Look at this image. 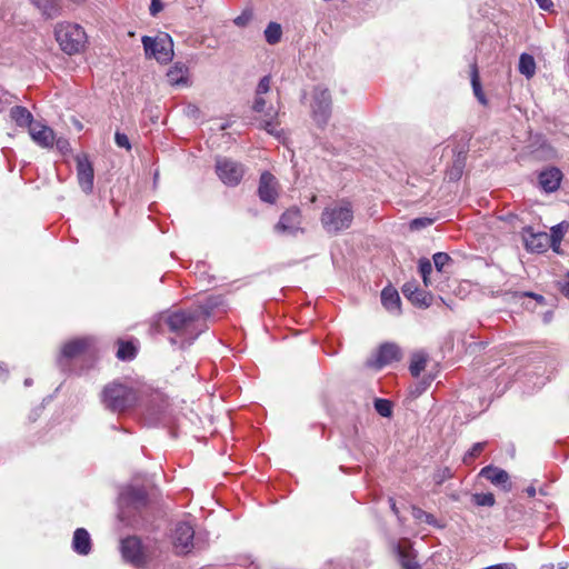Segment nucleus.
<instances>
[{"label":"nucleus","mask_w":569,"mask_h":569,"mask_svg":"<svg viewBox=\"0 0 569 569\" xmlns=\"http://www.w3.org/2000/svg\"><path fill=\"white\" fill-rule=\"evenodd\" d=\"M153 328L159 333H172L173 337L169 338L170 342L183 349L191 346L208 327L203 325L194 309H180L160 313Z\"/></svg>","instance_id":"1"},{"label":"nucleus","mask_w":569,"mask_h":569,"mask_svg":"<svg viewBox=\"0 0 569 569\" xmlns=\"http://www.w3.org/2000/svg\"><path fill=\"white\" fill-rule=\"evenodd\" d=\"M150 498L143 486L129 485L119 495V513L121 522L132 528L144 526L142 512L148 508Z\"/></svg>","instance_id":"2"},{"label":"nucleus","mask_w":569,"mask_h":569,"mask_svg":"<svg viewBox=\"0 0 569 569\" xmlns=\"http://www.w3.org/2000/svg\"><path fill=\"white\" fill-rule=\"evenodd\" d=\"M103 407L113 413H123L133 408L138 401L137 391L129 385L112 381L101 391Z\"/></svg>","instance_id":"3"},{"label":"nucleus","mask_w":569,"mask_h":569,"mask_svg":"<svg viewBox=\"0 0 569 569\" xmlns=\"http://www.w3.org/2000/svg\"><path fill=\"white\" fill-rule=\"evenodd\" d=\"M54 38L60 49L68 56L83 51L88 41L84 29L78 23L68 21L56 24Z\"/></svg>","instance_id":"4"},{"label":"nucleus","mask_w":569,"mask_h":569,"mask_svg":"<svg viewBox=\"0 0 569 569\" xmlns=\"http://www.w3.org/2000/svg\"><path fill=\"white\" fill-rule=\"evenodd\" d=\"M94 340L90 337H81L66 342L57 359V365L62 371L71 370L70 362L74 359L93 357L94 356Z\"/></svg>","instance_id":"5"},{"label":"nucleus","mask_w":569,"mask_h":569,"mask_svg":"<svg viewBox=\"0 0 569 569\" xmlns=\"http://www.w3.org/2000/svg\"><path fill=\"white\" fill-rule=\"evenodd\" d=\"M353 220V210L350 202L342 206L326 208L321 213V223L329 233H338L348 229Z\"/></svg>","instance_id":"6"},{"label":"nucleus","mask_w":569,"mask_h":569,"mask_svg":"<svg viewBox=\"0 0 569 569\" xmlns=\"http://www.w3.org/2000/svg\"><path fill=\"white\" fill-rule=\"evenodd\" d=\"M142 44L147 58H154L160 63H168L173 58V42L168 33L161 37L143 36Z\"/></svg>","instance_id":"7"},{"label":"nucleus","mask_w":569,"mask_h":569,"mask_svg":"<svg viewBox=\"0 0 569 569\" xmlns=\"http://www.w3.org/2000/svg\"><path fill=\"white\" fill-rule=\"evenodd\" d=\"M311 110L315 122L323 129L328 124L332 112V98L328 88L315 87Z\"/></svg>","instance_id":"8"},{"label":"nucleus","mask_w":569,"mask_h":569,"mask_svg":"<svg viewBox=\"0 0 569 569\" xmlns=\"http://www.w3.org/2000/svg\"><path fill=\"white\" fill-rule=\"evenodd\" d=\"M402 358L400 347L395 342H383L379 346L376 353L367 359L368 368L380 370L392 362H398Z\"/></svg>","instance_id":"9"},{"label":"nucleus","mask_w":569,"mask_h":569,"mask_svg":"<svg viewBox=\"0 0 569 569\" xmlns=\"http://www.w3.org/2000/svg\"><path fill=\"white\" fill-rule=\"evenodd\" d=\"M194 529L193 527L186 521L177 522L173 535H172V543L174 548V552L178 556H186L192 551L194 548Z\"/></svg>","instance_id":"10"},{"label":"nucleus","mask_w":569,"mask_h":569,"mask_svg":"<svg viewBox=\"0 0 569 569\" xmlns=\"http://www.w3.org/2000/svg\"><path fill=\"white\" fill-rule=\"evenodd\" d=\"M120 552L123 560L134 567H141L147 561L142 541L138 536H128L121 539Z\"/></svg>","instance_id":"11"},{"label":"nucleus","mask_w":569,"mask_h":569,"mask_svg":"<svg viewBox=\"0 0 569 569\" xmlns=\"http://www.w3.org/2000/svg\"><path fill=\"white\" fill-rule=\"evenodd\" d=\"M216 172L227 186H238L244 174L243 166L228 158L217 159Z\"/></svg>","instance_id":"12"},{"label":"nucleus","mask_w":569,"mask_h":569,"mask_svg":"<svg viewBox=\"0 0 569 569\" xmlns=\"http://www.w3.org/2000/svg\"><path fill=\"white\" fill-rule=\"evenodd\" d=\"M392 552L396 555L402 569H420L417 561L418 552L408 538H401L392 542Z\"/></svg>","instance_id":"13"},{"label":"nucleus","mask_w":569,"mask_h":569,"mask_svg":"<svg viewBox=\"0 0 569 569\" xmlns=\"http://www.w3.org/2000/svg\"><path fill=\"white\" fill-rule=\"evenodd\" d=\"M301 222V211L297 207H291L280 216L274 230L282 234L296 236L299 231L303 232Z\"/></svg>","instance_id":"14"},{"label":"nucleus","mask_w":569,"mask_h":569,"mask_svg":"<svg viewBox=\"0 0 569 569\" xmlns=\"http://www.w3.org/2000/svg\"><path fill=\"white\" fill-rule=\"evenodd\" d=\"M77 179L79 187L86 194L93 191L94 170L88 156L82 153L76 157Z\"/></svg>","instance_id":"15"},{"label":"nucleus","mask_w":569,"mask_h":569,"mask_svg":"<svg viewBox=\"0 0 569 569\" xmlns=\"http://www.w3.org/2000/svg\"><path fill=\"white\" fill-rule=\"evenodd\" d=\"M521 236L528 251L542 253L549 248V234L545 231L536 232L531 226H526L521 230Z\"/></svg>","instance_id":"16"},{"label":"nucleus","mask_w":569,"mask_h":569,"mask_svg":"<svg viewBox=\"0 0 569 569\" xmlns=\"http://www.w3.org/2000/svg\"><path fill=\"white\" fill-rule=\"evenodd\" d=\"M259 199L266 203H276L279 197V183L277 178L269 171H263L258 186Z\"/></svg>","instance_id":"17"},{"label":"nucleus","mask_w":569,"mask_h":569,"mask_svg":"<svg viewBox=\"0 0 569 569\" xmlns=\"http://www.w3.org/2000/svg\"><path fill=\"white\" fill-rule=\"evenodd\" d=\"M401 291L405 298L416 307L428 308L432 305L433 296L420 289L416 280L406 282Z\"/></svg>","instance_id":"18"},{"label":"nucleus","mask_w":569,"mask_h":569,"mask_svg":"<svg viewBox=\"0 0 569 569\" xmlns=\"http://www.w3.org/2000/svg\"><path fill=\"white\" fill-rule=\"evenodd\" d=\"M479 477L487 479L495 486H501L502 490L507 492L512 489L509 473L493 465L483 467L479 472Z\"/></svg>","instance_id":"19"},{"label":"nucleus","mask_w":569,"mask_h":569,"mask_svg":"<svg viewBox=\"0 0 569 569\" xmlns=\"http://www.w3.org/2000/svg\"><path fill=\"white\" fill-rule=\"evenodd\" d=\"M29 134L42 148H51L54 144V131L40 122H34L30 126Z\"/></svg>","instance_id":"20"},{"label":"nucleus","mask_w":569,"mask_h":569,"mask_svg":"<svg viewBox=\"0 0 569 569\" xmlns=\"http://www.w3.org/2000/svg\"><path fill=\"white\" fill-rule=\"evenodd\" d=\"M467 150H458L453 153L452 163L447 168L445 172V179L449 182H456L460 180L463 174V170L467 162Z\"/></svg>","instance_id":"21"},{"label":"nucleus","mask_w":569,"mask_h":569,"mask_svg":"<svg viewBox=\"0 0 569 569\" xmlns=\"http://www.w3.org/2000/svg\"><path fill=\"white\" fill-rule=\"evenodd\" d=\"M562 172L556 167H551L539 174V184L546 192H553L560 187Z\"/></svg>","instance_id":"22"},{"label":"nucleus","mask_w":569,"mask_h":569,"mask_svg":"<svg viewBox=\"0 0 569 569\" xmlns=\"http://www.w3.org/2000/svg\"><path fill=\"white\" fill-rule=\"evenodd\" d=\"M30 2L41 12L46 20H52L61 16V0H30Z\"/></svg>","instance_id":"23"},{"label":"nucleus","mask_w":569,"mask_h":569,"mask_svg":"<svg viewBox=\"0 0 569 569\" xmlns=\"http://www.w3.org/2000/svg\"><path fill=\"white\" fill-rule=\"evenodd\" d=\"M72 549L80 556H87L91 552L92 541L89 532L84 528H78L73 532Z\"/></svg>","instance_id":"24"},{"label":"nucleus","mask_w":569,"mask_h":569,"mask_svg":"<svg viewBox=\"0 0 569 569\" xmlns=\"http://www.w3.org/2000/svg\"><path fill=\"white\" fill-rule=\"evenodd\" d=\"M189 68L183 62H176L167 72V78L172 86H188Z\"/></svg>","instance_id":"25"},{"label":"nucleus","mask_w":569,"mask_h":569,"mask_svg":"<svg viewBox=\"0 0 569 569\" xmlns=\"http://www.w3.org/2000/svg\"><path fill=\"white\" fill-rule=\"evenodd\" d=\"M221 303L222 298L220 296H211L208 297L201 306L194 309L203 325H207V320L211 317L213 311L221 306Z\"/></svg>","instance_id":"26"},{"label":"nucleus","mask_w":569,"mask_h":569,"mask_svg":"<svg viewBox=\"0 0 569 569\" xmlns=\"http://www.w3.org/2000/svg\"><path fill=\"white\" fill-rule=\"evenodd\" d=\"M381 303L389 311H400L401 300L398 291L391 286L385 287L381 291Z\"/></svg>","instance_id":"27"},{"label":"nucleus","mask_w":569,"mask_h":569,"mask_svg":"<svg viewBox=\"0 0 569 569\" xmlns=\"http://www.w3.org/2000/svg\"><path fill=\"white\" fill-rule=\"evenodd\" d=\"M10 118L17 123V126L28 127V129L36 122L32 113L22 106L12 107L10 109Z\"/></svg>","instance_id":"28"},{"label":"nucleus","mask_w":569,"mask_h":569,"mask_svg":"<svg viewBox=\"0 0 569 569\" xmlns=\"http://www.w3.org/2000/svg\"><path fill=\"white\" fill-rule=\"evenodd\" d=\"M118 350L117 358L121 361H132L138 353V347L132 340H117Z\"/></svg>","instance_id":"29"},{"label":"nucleus","mask_w":569,"mask_h":569,"mask_svg":"<svg viewBox=\"0 0 569 569\" xmlns=\"http://www.w3.org/2000/svg\"><path fill=\"white\" fill-rule=\"evenodd\" d=\"M470 79H471V87H472L475 97L477 98L479 103H481L482 106H487L488 99L482 90L479 70H478V66L476 62H473L470 66Z\"/></svg>","instance_id":"30"},{"label":"nucleus","mask_w":569,"mask_h":569,"mask_svg":"<svg viewBox=\"0 0 569 569\" xmlns=\"http://www.w3.org/2000/svg\"><path fill=\"white\" fill-rule=\"evenodd\" d=\"M525 507L521 503L509 501L505 507V517L510 522H519L523 519Z\"/></svg>","instance_id":"31"},{"label":"nucleus","mask_w":569,"mask_h":569,"mask_svg":"<svg viewBox=\"0 0 569 569\" xmlns=\"http://www.w3.org/2000/svg\"><path fill=\"white\" fill-rule=\"evenodd\" d=\"M519 72L527 78H531L536 73V61L529 53H521L519 58Z\"/></svg>","instance_id":"32"},{"label":"nucleus","mask_w":569,"mask_h":569,"mask_svg":"<svg viewBox=\"0 0 569 569\" xmlns=\"http://www.w3.org/2000/svg\"><path fill=\"white\" fill-rule=\"evenodd\" d=\"M427 365V355L423 352H415L410 362V373L412 377L418 378L425 370Z\"/></svg>","instance_id":"33"},{"label":"nucleus","mask_w":569,"mask_h":569,"mask_svg":"<svg viewBox=\"0 0 569 569\" xmlns=\"http://www.w3.org/2000/svg\"><path fill=\"white\" fill-rule=\"evenodd\" d=\"M282 29L277 22H270L264 29V38L269 44H277L281 40Z\"/></svg>","instance_id":"34"},{"label":"nucleus","mask_w":569,"mask_h":569,"mask_svg":"<svg viewBox=\"0 0 569 569\" xmlns=\"http://www.w3.org/2000/svg\"><path fill=\"white\" fill-rule=\"evenodd\" d=\"M471 501L477 507H492L496 503L495 495L491 492L487 493H472Z\"/></svg>","instance_id":"35"},{"label":"nucleus","mask_w":569,"mask_h":569,"mask_svg":"<svg viewBox=\"0 0 569 569\" xmlns=\"http://www.w3.org/2000/svg\"><path fill=\"white\" fill-rule=\"evenodd\" d=\"M376 411L383 418H390L392 416L393 403L383 398H377L373 402Z\"/></svg>","instance_id":"36"},{"label":"nucleus","mask_w":569,"mask_h":569,"mask_svg":"<svg viewBox=\"0 0 569 569\" xmlns=\"http://www.w3.org/2000/svg\"><path fill=\"white\" fill-rule=\"evenodd\" d=\"M418 270L422 277L425 286L428 287L430 283L429 276L432 272L431 261L428 258H420L418 261Z\"/></svg>","instance_id":"37"},{"label":"nucleus","mask_w":569,"mask_h":569,"mask_svg":"<svg viewBox=\"0 0 569 569\" xmlns=\"http://www.w3.org/2000/svg\"><path fill=\"white\" fill-rule=\"evenodd\" d=\"M569 229V222L568 221H561L560 223L553 226L550 229L549 240H556V241H562L566 232Z\"/></svg>","instance_id":"38"},{"label":"nucleus","mask_w":569,"mask_h":569,"mask_svg":"<svg viewBox=\"0 0 569 569\" xmlns=\"http://www.w3.org/2000/svg\"><path fill=\"white\" fill-rule=\"evenodd\" d=\"M487 443V441L476 442L463 456V462L468 465L471 461H473L477 457H479L483 449L486 448Z\"/></svg>","instance_id":"39"},{"label":"nucleus","mask_w":569,"mask_h":569,"mask_svg":"<svg viewBox=\"0 0 569 569\" xmlns=\"http://www.w3.org/2000/svg\"><path fill=\"white\" fill-rule=\"evenodd\" d=\"M432 260L438 272H442L443 267L452 262V258L447 252L435 253Z\"/></svg>","instance_id":"40"},{"label":"nucleus","mask_w":569,"mask_h":569,"mask_svg":"<svg viewBox=\"0 0 569 569\" xmlns=\"http://www.w3.org/2000/svg\"><path fill=\"white\" fill-rule=\"evenodd\" d=\"M412 516L420 520V521H423L428 525H431V526H436L437 523V519L436 517L432 515V513H429L425 510H422L421 508H418V507H413L412 509Z\"/></svg>","instance_id":"41"},{"label":"nucleus","mask_w":569,"mask_h":569,"mask_svg":"<svg viewBox=\"0 0 569 569\" xmlns=\"http://www.w3.org/2000/svg\"><path fill=\"white\" fill-rule=\"evenodd\" d=\"M435 219L428 217L415 218L410 221V230H420L433 223Z\"/></svg>","instance_id":"42"},{"label":"nucleus","mask_w":569,"mask_h":569,"mask_svg":"<svg viewBox=\"0 0 569 569\" xmlns=\"http://www.w3.org/2000/svg\"><path fill=\"white\" fill-rule=\"evenodd\" d=\"M452 477H453V473H452L451 469L449 467H445V468H441L436 471V473L433 476V480H435L436 485L440 486L446 480L451 479Z\"/></svg>","instance_id":"43"},{"label":"nucleus","mask_w":569,"mask_h":569,"mask_svg":"<svg viewBox=\"0 0 569 569\" xmlns=\"http://www.w3.org/2000/svg\"><path fill=\"white\" fill-rule=\"evenodd\" d=\"M114 142L119 148H124L126 150H131V143L128 136L123 132L117 131L114 134Z\"/></svg>","instance_id":"44"},{"label":"nucleus","mask_w":569,"mask_h":569,"mask_svg":"<svg viewBox=\"0 0 569 569\" xmlns=\"http://www.w3.org/2000/svg\"><path fill=\"white\" fill-rule=\"evenodd\" d=\"M270 90V77L264 76L260 79L257 88H256V96H262L267 93Z\"/></svg>","instance_id":"45"},{"label":"nucleus","mask_w":569,"mask_h":569,"mask_svg":"<svg viewBox=\"0 0 569 569\" xmlns=\"http://www.w3.org/2000/svg\"><path fill=\"white\" fill-rule=\"evenodd\" d=\"M251 18L252 12L250 10H243L242 13L233 20V22L238 27H246L251 20Z\"/></svg>","instance_id":"46"},{"label":"nucleus","mask_w":569,"mask_h":569,"mask_svg":"<svg viewBox=\"0 0 569 569\" xmlns=\"http://www.w3.org/2000/svg\"><path fill=\"white\" fill-rule=\"evenodd\" d=\"M276 120L272 119H263L261 123V128L266 130L269 134L279 137V132L276 131Z\"/></svg>","instance_id":"47"},{"label":"nucleus","mask_w":569,"mask_h":569,"mask_svg":"<svg viewBox=\"0 0 569 569\" xmlns=\"http://www.w3.org/2000/svg\"><path fill=\"white\" fill-rule=\"evenodd\" d=\"M54 143L57 146V149L62 153V154H66L68 153L70 150H71V147H70V142L68 139L66 138H58L56 139L54 138Z\"/></svg>","instance_id":"48"},{"label":"nucleus","mask_w":569,"mask_h":569,"mask_svg":"<svg viewBox=\"0 0 569 569\" xmlns=\"http://www.w3.org/2000/svg\"><path fill=\"white\" fill-rule=\"evenodd\" d=\"M559 291L569 299V271L562 280L557 282Z\"/></svg>","instance_id":"49"},{"label":"nucleus","mask_w":569,"mask_h":569,"mask_svg":"<svg viewBox=\"0 0 569 569\" xmlns=\"http://www.w3.org/2000/svg\"><path fill=\"white\" fill-rule=\"evenodd\" d=\"M264 108H266L264 98L262 96H256L253 104H252V110L254 112L261 113L264 111Z\"/></svg>","instance_id":"50"},{"label":"nucleus","mask_w":569,"mask_h":569,"mask_svg":"<svg viewBox=\"0 0 569 569\" xmlns=\"http://www.w3.org/2000/svg\"><path fill=\"white\" fill-rule=\"evenodd\" d=\"M163 9L161 0H151L149 11L152 17H156Z\"/></svg>","instance_id":"51"},{"label":"nucleus","mask_w":569,"mask_h":569,"mask_svg":"<svg viewBox=\"0 0 569 569\" xmlns=\"http://www.w3.org/2000/svg\"><path fill=\"white\" fill-rule=\"evenodd\" d=\"M536 2L538 3L540 9H542L545 11H549V12L553 11L555 6L551 0H536Z\"/></svg>","instance_id":"52"},{"label":"nucleus","mask_w":569,"mask_h":569,"mask_svg":"<svg viewBox=\"0 0 569 569\" xmlns=\"http://www.w3.org/2000/svg\"><path fill=\"white\" fill-rule=\"evenodd\" d=\"M521 297H530V298L535 299L540 305L546 303L545 297L541 295L535 293V292H529V291L521 292Z\"/></svg>","instance_id":"53"},{"label":"nucleus","mask_w":569,"mask_h":569,"mask_svg":"<svg viewBox=\"0 0 569 569\" xmlns=\"http://www.w3.org/2000/svg\"><path fill=\"white\" fill-rule=\"evenodd\" d=\"M485 569H517V566L512 562H505V563L492 565Z\"/></svg>","instance_id":"54"},{"label":"nucleus","mask_w":569,"mask_h":569,"mask_svg":"<svg viewBox=\"0 0 569 569\" xmlns=\"http://www.w3.org/2000/svg\"><path fill=\"white\" fill-rule=\"evenodd\" d=\"M263 112H264V119L277 120V118H278V111L273 107H269Z\"/></svg>","instance_id":"55"},{"label":"nucleus","mask_w":569,"mask_h":569,"mask_svg":"<svg viewBox=\"0 0 569 569\" xmlns=\"http://www.w3.org/2000/svg\"><path fill=\"white\" fill-rule=\"evenodd\" d=\"M9 376L8 368L4 363H0V380H6Z\"/></svg>","instance_id":"56"},{"label":"nucleus","mask_w":569,"mask_h":569,"mask_svg":"<svg viewBox=\"0 0 569 569\" xmlns=\"http://www.w3.org/2000/svg\"><path fill=\"white\" fill-rule=\"evenodd\" d=\"M561 241L549 240V247L557 253L560 251Z\"/></svg>","instance_id":"57"},{"label":"nucleus","mask_w":569,"mask_h":569,"mask_svg":"<svg viewBox=\"0 0 569 569\" xmlns=\"http://www.w3.org/2000/svg\"><path fill=\"white\" fill-rule=\"evenodd\" d=\"M528 497H535L536 496V488L533 486H529L525 489Z\"/></svg>","instance_id":"58"},{"label":"nucleus","mask_w":569,"mask_h":569,"mask_svg":"<svg viewBox=\"0 0 569 569\" xmlns=\"http://www.w3.org/2000/svg\"><path fill=\"white\" fill-rule=\"evenodd\" d=\"M389 502H390V508H391L392 512H393L395 515H398V513H399V509H398V508H397V506H396V501H395L392 498H390V499H389Z\"/></svg>","instance_id":"59"},{"label":"nucleus","mask_w":569,"mask_h":569,"mask_svg":"<svg viewBox=\"0 0 569 569\" xmlns=\"http://www.w3.org/2000/svg\"><path fill=\"white\" fill-rule=\"evenodd\" d=\"M551 317H552V312L551 311L545 313V317H543L545 318V322H549Z\"/></svg>","instance_id":"60"},{"label":"nucleus","mask_w":569,"mask_h":569,"mask_svg":"<svg viewBox=\"0 0 569 569\" xmlns=\"http://www.w3.org/2000/svg\"><path fill=\"white\" fill-rule=\"evenodd\" d=\"M555 566L553 563H546V565H542L541 569H553Z\"/></svg>","instance_id":"61"},{"label":"nucleus","mask_w":569,"mask_h":569,"mask_svg":"<svg viewBox=\"0 0 569 569\" xmlns=\"http://www.w3.org/2000/svg\"><path fill=\"white\" fill-rule=\"evenodd\" d=\"M230 127L229 122H224L220 126V130H227Z\"/></svg>","instance_id":"62"},{"label":"nucleus","mask_w":569,"mask_h":569,"mask_svg":"<svg viewBox=\"0 0 569 569\" xmlns=\"http://www.w3.org/2000/svg\"><path fill=\"white\" fill-rule=\"evenodd\" d=\"M32 383V380L30 378L26 379L24 380V385L26 386H30Z\"/></svg>","instance_id":"63"},{"label":"nucleus","mask_w":569,"mask_h":569,"mask_svg":"<svg viewBox=\"0 0 569 569\" xmlns=\"http://www.w3.org/2000/svg\"><path fill=\"white\" fill-rule=\"evenodd\" d=\"M450 498H451L452 500H456V501L459 499V497H458L457 495H451V496H450Z\"/></svg>","instance_id":"64"}]
</instances>
